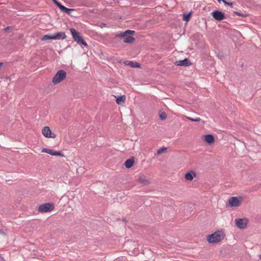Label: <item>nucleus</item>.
<instances>
[{"label": "nucleus", "mask_w": 261, "mask_h": 261, "mask_svg": "<svg viewBox=\"0 0 261 261\" xmlns=\"http://www.w3.org/2000/svg\"><path fill=\"white\" fill-rule=\"evenodd\" d=\"M12 29V27H10V26H8L7 27H6L5 30H4V31L5 33H8L9 31Z\"/></svg>", "instance_id": "obj_27"}, {"label": "nucleus", "mask_w": 261, "mask_h": 261, "mask_svg": "<svg viewBox=\"0 0 261 261\" xmlns=\"http://www.w3.org/2000/svg\"><path fill=\"white\" fill-rule=\"evenodd\" d=\"M42 152H45L51 155L59 156L61 157L64 156V154L60 151H55L49 148H43Z\"/></svg>", "instance_id": "obj_9"}, {"label": "nucleus", "mask_w": 261, "mask_h": 261, "mask_svg": "<svg viewBox=\"0 0 261 261\" xmlns=\"http://www.w3.org/2000/svg\"><path fill=\"white\" fill-rule=\"evenodd\" d=\"M3 233L2 230L0 229V233Z\"/></svg>", "instance_id": "obj_30"}, {"label": "nucleus", "mask_w": 261, "mask_h": 261, "mask_svg": "<svg viewBox=\"0 0 261 261\" xmlns=\"http://www.w3.org/2000/svg\"><path fill=\"white\" fill-rule=\"evenodd\" d=\"M70 31L72 36L73 39L76 42L77 44L83 45L85 47L88 46L87 43L80 35V33L78 32L75 29L71 28Z\"/></svg>", "instance_id": "obj_2"}, {"label": "nucleus", "mask_w": 261, "mask_h": 261, "mask_svg": "<svg viewBox=\"0 0 261 261\" xmlns=\"http://www.w3.org/2000/svg\"><path fill=\"white\" fill-rule=\"evenodd\" d=\"M138 181L143 185H147L149 184V181L148 179L144 177H140L138 179Z\"/></svg>", "instance_id": "obj_19"}, {"label": "nucleus", "mask_w": 261, "mask_h": 261, "mask_svg": "<svg viewBox=\"0 0 261 261\" xmlns=\"http://www.w3.org/2000/svg\"><path fill=\"white\" fill-rule=\"evenodd\" d=\"M102 26L106 25V24H105V23H102Z\"/></svg>", "instance_id": "obj_32"}, {"label": "nucleus", "mask_w": 261, "mask_h": 261, "mask_svg": "<svg viewBox=\"0 0 261 261\" xmlns=\"http://www.w3.org/2000/svg\"><path fill=\"white\" fill-rule=\"evenodd\" d=\"M129 63L127 64L128 65H130L132 67H136V68H139L140 67V64L136 62H133V61H128Z\"/></svg>", "instance_id": "obj_21"}, {"label": "nucleus", "mask_w": 261, "mask_h": 261, "mask_svg": "<svg viewBox=\"0 0 261 261\" xmlns=\"http://www.w3.org/2000/svg\"><path fill=\"white\" fill-rule=\"evenodd\" d=\"M196 175V173L194 171H190L185 174V178L187 180H192Z\"/></svg>", "instance_id": "obj_14"}, {"label": "nucleus", "mask_w": 261, "mask_h": 261, "mask_svg": "<svg viewBox=\"0 0 261 261\" xmlns=\"http://www.w3.org/2000/svg\"><path fill=\"white\" fill-rule=\"evenodd\" d=\"M135 158L132 156L125 161L124 165L126 168L129 169L133 166Z\"/></svg>", "instance_id": "obj_13"}, {"label": "nucleus", "mask_w": 261, "mask_h": 261, "mask_svg": "<svg viewBox=\"0 0 261 261\" xmlns=\"http://www.w3.org/2000/svg\"><path fill=\"white\" fill-rule=\"evenodd\" d=\"M166 149H167V148H165V147L161 148H160L158 150L157 154H160L162 153L163 152H164V151L166 150Z\"/></svg>", "instance_id": "obj_26"}, {"label": "nucleus", "mask_w": 261, "mask_h": 261, "mask_svg": "<svg viewBox=\"0 0 261 261\" xmlns=\"http://www.w3.org/2000/svg\"><path fill=\"white\" fill-rule=\"evenodd\" d=\"M204 140L208 144H211L214 142L215 139L213 135L212 134H207L204 136Z\"/></svg>", "instance_id": "obj_15"}, {"label": "nucleus", "mask_w": 261, "mask_h": 261, "mask_svg": "<svg viewBox=\"0 0 261 261\" xmlns=\"http://www.w3.org/2000/svg\"><path fill=\"white\" fill-rule=\"evenodd\" d=\"M125 99L126 98L125 95L118 96L117 97H116V103L118 105H121L123 103H124Z\"/></svg>", "instance_id": "obj_16"}, {"label": "nucleus", "mask_w": 261, "mask_h": 261, "mask_svg": "<svg viewBox=\"0 0 261 261\" xmlns=\"http://www.w3.org/2000/svg\"><path fill=\"white\" fill-rule=\"evenodd\" d=\"M42 133L46 138H55L56 137V134L51 133L48 126L44 127L42 130Z\"/></svg>", "instance_id": "obj_8"}, {"label": "nucleus", "mask_w": 261, "mask_h": 261, "mask_svg": "<svg viewBox=\"0 0 261 261\" xmlns=\"http://www.w3.org/2000/svg\"><path fill=\"white\" fill-rule=\"evenodd\" d=\"M213 18L217 21H221L225 18V13L219 10H215L212 13Z\"/></svg>", "instance_id": "obj_6"}, {"label": "nucleus", "mask_w": 261, "mask_h": 261, "mask_svg": "<svg viewBox=\"0 0 261 261\" xmlns=\"http://www.w3.org/2000/svg\"><path fill=\"white\" fill-rule=\"evenodd\" d=\"M53 34H46L43 35L41 38V41H45L47 40H54Z\"/></svg>", "instance_id": "obj_18"}, {"label": "nucleus", "mask_w": 261, "mask_h": 261, "mask_svg": "<svg viewBox=\"0 0 261 261\" xmlns=\"http://www.w3.org/2000/svg\"><path fill=\"white\" fill-rule=\"evenodd\" d=\"M4 258L0 255V261H4Z\"/></svg>", "instance_id": "obj_28"}, {"label": "nucleus", "mask_w": 261, "mask_h": 261, "mask_svg": "<svg viewBox=\"0 0 261 261\" xmlns=\"http://www.w3.org/2000/svg\"><path fill=\"white\" fill-rule=\"evenodd\" d=\"M224 238L223 234L220 232L214 233L207 236V241L210 243H216L221 242Z\"/></svg>", "instance_id": "obj_3"}, {"label": "nucleus", "mask_w": 261, "mask_h": 261, "mask_svg": "<svg viewBox=\"0 0 261 261\" xmlns=\"http://www.w3.org/2000/svg\"><path fill=\"white\" fill-rule=\"evenodd\" d=\"M160 118L161 120H165L167 118V114L165 112H163L160 114Z\"/></svg>", "instance_id": "obj_24"}, {"label": "nucleus", "mask_w": 261, "mask_h": 261, "mask_svg": "<svg viewBox=\"0 0 261 261\" xmlns=\"http://www.w3.org/2000/svg\"><path fill=\"white\" fill-rule=\"evenodd\" d=\"M53 3L59 9L61 7L62 5H61L59 2H58L57 0H52Z\"/></svg>", "instance_id": "obj_25"}, {"label": "nucleus", "mask_w": 261, "mask_h": 261, "mask_svg": "<svg viewBox=\"0 0 261 261\" xmlns=\"http://www.w3.org/2000/svg\"><path fill=\"white\" fill-rule=\"evenodd\" d=\"M61 11L65 12L67 14H70L71 12L74 11L73 9H70L66 8V7L62 5L61 7L60 8Z\"/></svg>", "instance_id": "obj_17"}, {"label": "nucleus", "mask_w": 261, "mask_h": 261, "mask_svg": "<svg viewBox=\"0 0 261 261\" xmlns=\"http://www.w3.org/2000/svg\"><path fill=\"white\" fill-rule=\"evenodd\" d=\"M236 226L240 229H244L246 227L248 220L247 219H236L235 220Z\"/></svg>", "instance_id": "obj_7"}, {"label": "nucleus", "mask_w": 261, "mask_h": 261, "mask_svg": "<svg viewBox=\"0 0 261 261\" xmlns=\"http://www.w3.org/2000/svg\"><path fill=\"white\" fill-rule=\"evenodd\" d=\"M66 76V72L64 70H59L53 79L52 82L57 84L64 80Z\"/></svg>", "instance_id": "obj_4"}, {"label": "nucleus", "mask_w": 261, "mask_h": 261, "mask_svg": "<svg viewBox=\"0 0 261 261\" xmlns=\"http://www.w3.org/2000/svg\"><path fill=\"white\" fill-rule=\"evenodd\" d=\"M102 26L106 25V24H105V23H102Z\"/></svg>", "instance_id": "obj_31"}, {"label": "nucleus", "mask_w": 261, "mask_h": 261, "mask_svg": "<svg viewBox=\"0 0 261 261\" xmlns=\"http://www.w3.org/2000/svg\"><path fill=\"white\" fill-rule=\"evenodd\" d=\"M228 206L230 207L238 206L240 205V201L237 197H231L228 200Z\"/></svg>", "instance_id": "obj_10"}, {"label": "nucleus", "mask_w": 261, "mask_h": 261, "mask_svg": "<svg viewBox=\"0 0 261 261\" xmlns=\"http://www.w3.org/2000/svg\"><path fill=\"white\" fill-rule=\"evenodd\" d=\"M174 64L177 66L188 67L191 65V63L188 59L185 58L184 60L176 61Z\"/></svg>", "instance_id": "obj_11"}, {"label": "nucleus", "mask_w": 261, "mask_h": 261, "mask_svg": "<svg viewBox=\"0 0 261 261\" xmlns=\"http://www.w3.org/2000/svg\"><path fill=\"white\" fill-rule=\"evenodd\" d=\"M135 33L134 31L127 30L125 32H121L116 35V37H124L123 42L125 43H131L134 42L135 38L130 36V35H133Z\"/></svg>", "instance_id": "obj_1"}, {"label": "nucleus", "mask_w": 261, "mask_h": 261, "mask_svg": "<svg viewBox=\"0 0 261 261\" xmlns=\"http://www.w3.org/2000/svg\"><path fill=\"white\" fill-rule=\"evenodd\" d=\"M3 66V63H0V68H1Z\"/></svg>", "instance_id": "obj_29"}, {"label": "nucleus", "mask_w": 261, "mask_h": 261, "mask_svg": "<svg viewBox=\"0 0 261 261\" xmlns=\"http://www.w3.org/2000/svg\"><path fill=\"white\" fill-rule=\"evenodd\" d=\"M234 13L238 16H241L243 17H245L247 16V15L245 13H243L239 12L238 11H234Z\"/></svg>", "instance_id": "obj_22"}, {"label": "nucleus", "mask_w": 261, "mask_h": 261, "mask_svg": "<svg viewBox=\"0 0 261 261\" xmlns=\"http://www.w3.org/2000/svg\"><path fill=\"white\" fill-rule=\"evenodd\" d=\"M54 208V204L52 203H45L41 204L38 208V211L41 213H46Z\"/></svg>", "instance_id": "obj_5"}, {"label": "nucleus", "mask_w": 261, "mask_h": 261, "mask_svg": "<svg viewBox=\"0 0 261 261\" xmlns=\"http://www.w3.org/2000/svg\"><path fill=\"white\" fill-rule=\"evenodd\" d=\"M54 40H63L66 38L65 33L64 32H59L53 34Z\"/></svg>", "instance_id": "obj_12"}, {"label": "nucleus", "mask_w": 261, "mask_h": 261, "mask_svg": "<svg viewBox=\"0 0 261 261\" xmlns=\"http://www.w3.org/2000/svg\"><path fill=\"white\" fill-rule=\"evenodd\" d=\"M188 119L193 122H199L201 120L200 118L199 117H197L196 118L188 117Z\"/></svg>", "instance_id": "obj_23"}, {"label": "nucleus", "mask_w": 261, "mask_h": 261, "mask_svg": "<svg viewBox=\"0 0 261 261\" xmlns=\"http://www.w3.org/2000/svg\"><path fill=\"white\" fill-rule=\"evenodd\" d=\"M192 13V11H191L188 13L184 14L183 20L187 22L189 21L190 19Z\"/></svg>", "instance_id": "obj_20"}]
</instances>
